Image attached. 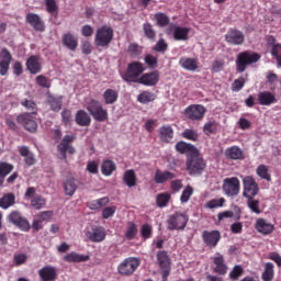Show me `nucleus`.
<instances>
[{
  "instance_id": "nucleus-35",
  "label": "nucleus",
  "mask_w": 281,
  "mask_h": 281,
  "mask_svg": "<svg viewBox=\"0 0 281 281\" xmlns=\"http://www.w3.org/2000/svg\"><path fill=\"white\" fill-rule=\"evenodd\" d=\"M117 170V166L111 159L103 160L101 165V172L104 177H111Z\"/></svg>"
},
{
  "instance_id": "nucleus-29",
  "label": "nucleus",
  "mask_w": 281,
  "mask_h": 281,
  "mask_svg": "<svg viewBox=\"0 0 281 281\" xmlns=\"http://www.w3.org/2000/svg\"><path fill=\"white\" fill-rule=\"evenodd\" d=\"M63 45L70 49V52H76L78 49V37L71 33H65L61 37Z\"/></svg>"
},
{
  "instance_id": "nucleus-22",
  "label": "nucleus",
  "mask_w": 281,
  "mask_h": 281,
  "mask_svg": "<svg viewBox=\"0 0 281 281\" xmlns=\"http://www.w3.org/2000/svg\"><path fill=\"white\" fill-rule=\"evenodd\" d=\"M225 41L229 45H243L245 43V34L238 30H231L225 35Z\"/></svg>"
},
{
  "instance_id": "nucleus-59",
  "label": "nucleus",
  "mask_w": 281,
  "mask_h": 281,
  "mask_svg": "<svg viewBox=\"0 0 281 281\" xmlns=\"http://www.w3.org/2000/svg\"><path fill=\"white\" fill-rule=\"evenodd\" d=\"M140 235H142V238H144L145 240H148V238L153 236V226L149 224H144L140 227Z\"/></svg>"
},
{
  "instance_id": "nucleus-47",
  "label": "nucleus",
  "mask_w": 281,
  "mask_h": 281,
  "mask_svg": "<svg viewBox=\"0 0 281 281\" xmlns=\"http://www.w3.org/2000/svg\"><path fill=\"white\" fill-rule=\"evenodd\" d=\"M256 172L260 177V179L271 181V173H269V167H267V165H259L256 169Z\"/></svg>"
},
{
  "instance_id": "nucleus-23",
  "label": "nucleus",
  "mask_w": 281,
  "mask_h": 281,
  "mask_svg": "<svg viewBox=\"0 0 281 281\" xmlns=\"http://www.w3.org/2000/svg\"><path fill=\"white\" fill-rule=\"evenodd\" d=\"M38 276L42 281H56L58 280V271L54 266H46L38 270Z\"/></svg>"
},
{
  "instance_id": "nucleus-11",
  "label": "nucleus",
  "mask_w": 281,
  "mask_h": 281,
  "mask_svg": "<svg viewBox=\"0 0 281 281\" xmlns=\"http://www.w3.org/2000/svg\"><path fill=\"white\" fill-rule=\"evenodd\" d=\"M158 267L161 269L162 280H168L170 276V255L166 250H159L156 255Z\"/></svg>"
},
{
  "instance_id": "nucleus-3",
  "label": "nucleus",
  "mask_w": 281,
  "mask_h": 281,
  "mask_svg": "<svg viewBox=\"0 0 281 281\" xmlns=\"http://www.w3.org/2000/svg\"><path fill=\"white\" fill-rule=\"evenodd\" d=\"M258 60H260V54L249 50L241 52L237 55L236 71L243 74L247 71L248 65H254V63H258Z\"/></svg>"
},
{
  "instance_id": "nucleus-50",
  "label": "nucleus",
  "mask_w": 281,
  "mask_h": 281,
  "mask_svg": "<svg viewBox=\"0 0 281 281\" xmlns=\"http://www.w3.org/2000/svg\"><path fill=\"white\" fill-rule=\"evenodd\" d=\"M144 60H145V65H147L149 69H157V67H159V59L154 55H150V54L145 55Z\"/></svg>"
},
{
  "instance_id": "nucleus-34",
  "label": "nucleus",
  "mask_w": 281,
  "mask_h": 281,
  "mask_svg": "<svg viewBox=\"0 0 281 281\" xmlns=\"http://www.w3.org/2000/svg\"><path fill=\"white\" fill-rule=\"evenodd\" d=\"M14 203H16V195H14V193L12 192L5 193L3 194V196L0 198V207L2 210H8L12 207Z\"/></svg>"
},
{
  "instance_id": "nucleus-63",
  "label": "nucleus",
  "mask_w": 281,
  "mask_h": 281,
  "mask_svg": "<svg viewBox=\"0 0 281 281\" xmlns=\"http://www.w3.org/2000/svg\"><path fill=\"white\" fill-rule=\"evenodd\" d=\"M244 270L241 266H235L233 270L229 272L231 280H238L240 276H243Z\"/></svg>"
},
{
  "instance_id": "nucleus-27",
  "label": "nucleus",
  "mask_w": 281,
  "mask_h": 281,
  "mask_svg": "<svg viewBox=\"0 0 281 281\" xmlns=\"http://www.w3.org/2000/svg\"><path fill=\"white\" fill-rule=\"evenodd\" d=\"M226 159H233L234 161H238L240 159H245V154L243 149L236 145L227 147L225 150Z\"/></svg>"
},
{
  "instance_id": "nucleus-20",
  "label": "nucleus",
  "mask_w": 281,
  "mask_h": 281,
  "mask_svg": "<svg viewBox=\"0 0 281 281\" xmlns=\"http://www.w3.org/2000/svg\"><path fill=\"white\" fill-rule=\"evenodd\" d=\"M255 229L259 234H262V236H269V234H273L276 226H273V224H271V222L260 217V218H257V221L255 223Z\"/></svg>"
},
{
  "instance_id": "nucleus-55",
  "label": "nucleus",
  "mask_w": 281,
  "mask_h": 281,
  "mask_svg": "<svg viewBox=\"0 0 281 281\" xmlns=\"http://www.w3.org/2000/svg\"><path fill=\"white\" fill-rule=\"evenodd\" d=\"M153 52H158V54H166L168 52V43L166 40L160 38L153 47Z\"/></svg>"
},
{
  "instance_id": "nucleus-30",
  "label": "nucleus",
  "mask_w": 281,
  "mask_h": 281,
  "mask_svg": "<svg viewBox=\"0 0 281 281\" xmlns=\"http://www.w3.org/2000/svg\"><path fill=\"white\" fill-rule=\"evenodd\" d=\"M26 69L32 75L41 74L42 66H41V61H38V56L32 55L31 57L27 58Z\"/></svg>"
},
{
  "instance_id": "nucleus-26",
  "label": "nucleus",
  "mask_w": 281,
  "mask_h": 281,
  "mask_svg": "<svg viewBox=\"0 0 281 281\" xmlns=\"http://www.w3.org/2000/svg\"><path fill=\"white\" fill-rule=\"evenodd\" d=\"M176 178H177V175H175L171 171H168V170L161 171V169H157L154 176V181L157 184H162L168 181H172V179H176Z\"/></svg>"
},
{
  "instance_id": "nucleus-17",
  "label": "nucleus",
  "mask_w": 281,
  "mask_h": 281,
  "mask_svg": "<svg viewBox=\"0 0 281 281\" xmlns=\"http://www.w3.org/2000/svg\"><path fill=\"white\" fill-rule=\"evenodd\" d=\"M159 70H153L150 72L143 74L137 83L144 85V87H155L159 82Z\"/></svg>"
},
{
  "instance_id": "nucleus-46",
  "label": "nucleus",
  "mask_w": 281,
  "mask_h": 281,
  "mask_svg": "<svg viewBox=\"0 0 281 281\" xmlns=\"http://www.w3.org/2000/svg\"><path fill=\"white\" fill-rule=\"evenodd\" d=\"M273 276H274L273 263L272 262H267L265 265V270H263V273H262L261 278H262L263 281H271V280H273Z\"/></svg>"
},
{
  "instance_id": "nucleus-62",
  "label": "nucleus",
  "mask_w": 281,
  "mask_h": 281,
  "mask_svg": "<svg viewBox=\"0 0 281 281\" xmlns=\"http://www.w3.org/2000/svg\"><path fill=\"white\" fill-rule=\"evenodd\" d=\"M31 205L35 210H43V206L45 205V200L41 195H36L31 200Z\"/></svg>"
},
{
  "instance_id": "nucleus-18",
  "label": "nucleus",
  "mask_w": 281,
  "mask_h": 281,
  "mask_svg": "<svg viewBox=\"0 0 281 281\" xmlns=\"http://www.w3.org/2000/svg\"><path fill=\"white\" fill-rule=\"evenodd\" d=\"M12 63V54L8 48H2L0 52V76H8L10 64Z\"/></svg>"
},
{
  "instance_id": "nucleus-54",
  "label": "nucleus",
  "mask_w": 281,
  "mask_h": 281,
  "mask_svg": "<svg viewBox=\"0 0 281 281\" xmlns=\"http://www.w3.org/2000/svg\"><path fill=\"white\" fill-rule=\"evenodd\" d=\"M156 203L158 207H166L168 203H170V194L169 193H159L156 198Z\"/></svg>"
},
{
  "instance_id": "nucleus-7",
  "label": "nucleus",
  "mask_w": 281,
  "mask_h": 281,
  "mask_svg": "<svg viewBox=\"0 0 281 281\" xmlns=\"http://www.w3.org/2000/svg\"><path fill=\"white\" fill-rule=\"evenodd\" d=\"M188 221H190L188 215L181 212H176L167 220V229L170 232H175V229L183 232V229H186L188 226Z\"/></svg>"
},
{
  "instance_id": "nucleus-51",
  "label": "nucleus",
  "mask_w": 281,
  "mask_h": 281,
  "mask_svg": "<svg viewBox=\"0 0 281 281\" xmlns=\"http://www.w3.org/2000/svg\"><path fill=\"white\" fill-rule=\"evenodd\" d=\"M46 5V11L48 14H52L53 16H58V4L56 3V0H44Z\"/></svg>"
},
{
  "instance_id": "nucleus-5",
  "label": "nucleus",
  "mask_w": 281,
  "mask_h": 281,
  "mask_svg": "<svg viewBox=\"0 0 281 281\" xmlns=\"http://www.w3.org/2000/svg\"><path fill=\"white\" fill-rule=\"evenodd\" d=\"M113 27L103 25L99 27L94 35V45L97 47H109L113 41Z\"/></svg>"
},
{
  "instance_id": "nucleus-15",
  "label": "nucleus",
  "mask_w": 281,
  "mask_h": 281,
  "mask_svg": "<svg viewBox=\"0 0 281 281\" xmlns=\"http://www.w3.org/2000/svg\"><path fill=\"white\" fill-rule=\"evenodd\" d=\"M9 223H12L13 225H16L22 232H30V222L23 216H21V213L19 211H12L8 215Z\"/></svg>"
},
{
  "instance_id": "nucleus-1",
  "label": "nucleus",
  "mask_w": 281,
  "mask_h": 281,
  "mask_svg": "<svg viewBox=\"0 0 281 281\" xmlns=\"http://www.w3.org/2000/svg\"><path fill=\"white\" fill-rule=\"evenodd\" d=\"M207 168V164L205 159L201 157V154H193L191 156H187L186 160V170L190 175V177H194V175H203V170Z\"/></svg>"
},
{
  "instance_id": "nucleus-13",
  "label": "nucleus",
  "mask_w": 281,
  "mask_h": 281,
  "mask_svg": "<svg viewBox=\"0 0 281 281\" xmlns=\"http://www.w3.org/2000/svg\"><path fill=\"white\" fill-rule=\"evenodd\" d=\"M76 139L75 135H65L61 139L60 144L57 146V150L61 156V159H67V153L69 155H74L76 153V148L70 144Z\"/></svg>"
},
{
  "instance_id": "nucleus-52",
  "label": "nucleus",
  "mask_w": 281,
  "mask_h": 281,
  "mask_svg": "<svg viewBox=\"0 0 281 281\" xmlns=\"http://www.w3.org/2000/svg\"><path fill=\"white\" fill-rule=\"evenodd\" d=\"M21 105L25 108L26 111H30V115H36V111H38V108L36 106V102L33 100H23L21 101Z\"/></svg>"
},
{
  "instance_id": "nucleus-14",
  "label": "nucleus",
  "mask_w": 281,
  "mask_h": 281,
  "mask_svg": "<svg viewBox=\"0 0 281 281\" xmlns=\"http://www.w3.org/2000/svg\"><path fill=\"white\" fill-rule=\"evenodd\" d=\"M16 122L22 124L25 131H29V133H36L38 128V123H36V120H34V116H32L30 113L18 115Z\"/></svg>"
},
{
  "instance_id": "nucleus-42",
  "label": "nucleus",
  "mask_w": 281,
  "mask_h": 281,
  "mask_svg": "<svg viewBox=\"0 0 281 281\" xmlns=\"http://www.w3.org/2000/svg\"><path fill=\"white\" fill-rule=\"evenodd\" d=\"M154 19L158 27H168V25H170V18L164 12L154 14Z\"/></svg>"
},
{
  "instance_id": "nucleus-36",
  "label": "nucleus",
  "mask_w": 281,
  "mask_h": 281,
  "mask_svg": "<svg viewBox=\"0 0 281 281\" xmlns=\"http://www.w3.org/2000/svg\"><path fill=\"white\" fill-rule=\"evenodd\" d=\"M76 190H78V182L76 178H68L64 182V191L67 196H74L76 194Z\"/></svg>"
},
{
  "instance_id": "nucleus-28",
  "label": "nucleus",
  "mask_w": 281,
  "mask_h": 281,
  "mask_svg": "<svg viewBox=\"0 0 281 281\" xmlns=\"http://www.w3.org/2000/svg\"><path fill=\"white\" fill-rule=\"evenodd\" d=\"M180 67L186 71H196L199 69V60L191 57H181L179 60Z\"/></svg>"
},
{
  "instance_id": "nucleus-8",
  "label": "nucleus",
  "mask_w": 281,
  "mask_h": 281,
  "mask_svg": "<svg viewBox=\"0 0 281 281\" xmlns=\"http://www.w3.org/2000/svg\"><path fill=\"white\" fill-rule=\"evenodd\" d=\"M243 187H244V191H243L244 199L256 198L260 192V187L258 186V182H256V179L252 176L244 177Z\"/></svg>"
},
{
  "instance_id": "nucleus-53",
  "label": "nucleus",
  "mask_w": 281,
  "mask_h": 281,
  "mask_svg": "<svg viewBox=\"0 0 281 281\" xmlns=\"http://www.w3.org/2000/svg\"><path fill=\"white\" fill-rule=\"evenodd\" d=\"M182 137L189 142H199V132L196 130L187 128L182 132Z\"/></svg>"
},
{
  "instance_id": "nucleus-40",
  "label": "nucleus",
  "mask_w": 281,
  "mask_h": 281,
  "mask_svg": "<svg viewBox=\"0 0 281 281\" xmlns=\"http://www.w3.org/2000/svg\"><path fill=\"white\" fill-rule=\"evenodd\" d=\"M89 258V255H80L78 252L71 251L64 257V260L65 262H87Z\"/></svg>"
},
{
  "instance_id": "nucleus-44",
  "label": "nucleus",
  "mask_w": 281,
  "mask_h": 281,
  "mask_svg": "<svg viewBox=\"0 0 281 281\" xmlns=\"http://www.w3.org/2000/svg\"><path fill=\"white\" fill-rule=\"evenodd\" d=\"M157 100V95L150 91H143L137 97V101L140 102V104H148L149 102H155Z\"/></svg>"
},
{
  "instance_id": "nucleus-56",
  "label": "nucleus",
  "mask_w": 281,
  "mask_h": 281,
  "mask_svg": "<svg viewBox=\"0 0 281 281\" xmlns=\"http://www.w3.org/2000/svg\"><path fill=\"white\" fill-rule=\"evenodd\" d=\"M135 236H137V225L135 223H130L125 232V238L127 240H134Z\"/></svg>"
},
{
  "instance_id": "nucleus-25",
  "label": "nucleus",
  "mask_w": 281,
  "mask_h": 281,
  "mask_svg": "<svg viewBox=\"0 0 281 281\" xmlns=\"http://www.w3.org/2000/svg\"><path fill=\"white\" fill-rule=\"evenodd\" d=\"M26 23H29V25H31L35 32H45V23L36 13H29L26 15Z\"/></svg>"
},
{
  "instance_id": "nucleus-12",
  "label": "nucleus",
  "mask_w": 281,
  "mask_h": 281,
  "mask_svg": "<svg viewBox=\"0 0 281 281\" xmlns=\"http://www.w3.org/2000/svg\"><path fill=\"white\" fill-rule=\"evenodd\" d=\"M85 235L90 243H102L106 238V231L102 226H91L86 228Z\"/></svg>"
},
{
  "instance_id": "nucleus-24",
  "label": "nucleus",
  "mask_w": 281,
  "mask_h": 281,
  "mask_svg": "<svg viewBox=\"0 0 281 281\" xmlns=\"http://www.w3.org/2000/svg\"><path fill=\"white\" fill-rule=\"evenodd\" d=\"M258 104L261 106H271V104H276L278 99L276 94L271 91H261L257 94Z\"/></svg>"
},
{
  "instance_id": "nucleus-64",
  "label": "nucleus",
  "mask_w": 281,
  "mask_h": 281,
  "mask_svg": "<svg viewBox=\"0 0 281 281\" xmlns=\"http://www.w3.org/2000/svg\"><path fill=\"white\" fill-rule=\"evenodd\" d=\"M245 78L239 77L238 79H235L234 82L232 83V91H240L243 87H245Z\"/></svg>"
},
{
  "instance_id": "nucleus-16",
  "label": "nucleus",
  "mask_w": 281,
  "mask_h": 281,
  "mask_svg": "<svg viewBox=\"0 0 281 281\" xmlns=\"http://www.w3.org/2000/svg\"><path fill=\"white\" fill-rule=\"evenodd\" d=\"M202 239L206 247H210V249H214L218 245V243H221V232L203 231Z\"/></svg>"
},
{
  "instance_id": "nucleus-21",
  "label": "nucleus",
  "mask_w": 281,
  "mask_h": 281,
  "mask_svg": "<svg viewBox=\"0 0 281 281\" xmlns=\"http://www.w3.org/2000/svg\"><path fill=\"white\" fill-rule=\"evenodd\" d=\"M176 150L180 155H187V157H191L192 155H199V149L194 145L186 143L183 140H180L176 144Z\"/></svg>"
},
{
  "instance_id": "nucleus-39",
  "label": "nucleus",
  "mask_w": 281,
  "mask_h": 281,
  "mask_svg": "<svg viewBox=\"0 0 281 281\" xmlns=\"http://www.w3.org/2000/svg\"><path fill=\"white\" fill-rule=\"evenodd\" d=\"M117 98H120V92H117V90L109 88L103 92L104 104H115Z\"/></svg>"
},
{
  "instance_id": "nucleus-45",
  "label": "nucleus",
  "mask_w": 281,
  "mask_h": 281,
  "mask_svg": "<svg viewBox=\"0 0 281 281\" xmlns=\"http://www.w3.org/2000/svg\"><path fill=\"white\" fill-rule=\"evenodd\" d=\"M217 131H218V123H216V121H210L205 123L203 126L204 135H216Z\"/></svg>"
},
{
  "instance_id": "nucleus-37",
  "label": "nucleus",
  "mask_w": 281,
  "mask_h": 281,
  "mask_svg": "<svg viewBox=\"0 0 281 281\" xmlns=\"http://www.w3.org/2000/svg\"><path fill=\"white\" fill-rule=\"evenodd\" d=\"M123 183H125L127 188H135V186H137V175H135V170L130 169L124 172Z\"/></svg>"
},
{
  "instance_id": "nucleus-9",
  "label": "nucleus",
  "mask_w": 281,
  "mask_h": 281,
  "mask_svg": "<svg viewBox=\"0 0 281 281\" xmlns=\"http://www.w3.org/2000/svg\"><path fill=\"white\" fill-rule=\"evenodd\" d=\"M207 109L201 104H191L184 109V116L192 122H201L205 117Z\"/></svg>"
},
{
  "instance_id": "nucleus-58",
  "label": "nucleus",
  "mask_w": 281,
  "mask_h": 281,
  "mask_svg": "<svg viewBox=\"0 0 281 281\" xmlns=\"http://www.w3.org/2000/svg\"><path fill=\"white\" fill-rule=\"evenodd\" d=\"M223 69H225V59H215L212 63L211 71H213V74H220Z\"/></svg>"
},
{
  "instance_id": "nucleus-2",
  "label": "nucleus",
  "mask_w": 281,
  "mask_h": 281,
  "mask_svg": "<svg viewBox=\"0 0 281 281\" xmlns=\"http://www.w3.org/2000/svg\"><path fill=\"white\" fill-rule=\"evenodd\" d=\"M146 71V66L142 61H132L127 65L122 75L124 82H138L142 75Z\"/></svg>"
},
{
  "instance_id": "nucleus-43",
  "label": "nucleus",
  "mask_w": 281,
  "mask_h": 281,
  "mask_svg": "<svg viewBox=\"0 0 281 281\" xmlns=\"http://www.w3.org/2000/svg\"><path fill=\"white\" fill-rule=\"evenodd\" d=\"M143 32L148 41H155V38H157V31L149 22L143 24Z\"/></svg>"
},
{
  "instance_id": "nucleus-41",
  "label": "nucleus",
  "mask_w": 281,
  "mask_h": 281,
  "mask_svg": "<svg viewBox=\"0 0 281 281\" xmlns=\"http://www.w3.org/2000/svg\"><path fill=\"white\" fill-rule=\"evenodd\" d=\"M190 34V29L176 26L173 30L175 41H188V35Z\"/></svg>"
},
{
  "instance_id": "nucleus-32",
  "label": "nucleus",
  "mask_w": 281,
  "mask_h": 281,
  "mask_svg": "<svg viewBox=\"0 0 281 281\" xmlns=\"http://www.w3.org/2000/svg\"><path fill=\"white\" fill-rule=\"evenodd\" d=\"M75 122L78 126H91V116L85 110H78L75 115Z\"/></svg>"
},
{
  "instance_id": "nucleus-61",
  "label": "nucleus",
  "mask_w": 281,
  "mask_h": 281,
  "mask_svg": "<svg viewBox=\"0 0 281 281\" xmlns=\"http://www.w3.org/2000/svg\"><path fill=\"white\" fill-rule=\"evenodd\" d=\"M35 80L40 87H43V89H49V87H52V81L44 75H38Z\"/></svg>"
},
{
  "instance_id": "nucleus-38",
  "label": "nucleus",
  "mask_w": 281,
  "mask_h": 281,
  "mask_svg": "<svg viewBox=\"0 0 281 281\" xmlns=\"http://www.w3.org/2000/svg\"><path fill=\"white\" fill-rule=\"evenodd\" d=\"M19 153L21 157H24L26 166H34V164H36V158L34 157V154L30 151L27 146L20 147Z\"/></svg>"
},
{
  "instance_id": "nucleus-33",
  "label": "nucleus",
  "mask_w": 281,
  "mask_h": 281,
  "mask_svg": "<svg viewBox=\"0 0 281 281\" xmlns=\"http://www.w3.org/2000/svg\"><path fill=\"white\" fill-rule=\"evenodd\" d=\"M47 104L50 106L55 113H58L63 109V95H52L47 97Z\"/></svg>"
},
{
  "instance_id": "nucleus-19",
  "label": "nucleus",
  "mask_w": 281,
  "mask_h": 281,
  "mask_svg": "<svg viewBox=\"0 0 281 281\" xmlns=\"http://www.w3.org/2000/svg\"><path fill=\"white\" fill-rule=\"evenodd\" d=\"M213 273H216L217 276H226L227 274V263H225V257L222 254H216L215 257H213Z\"/></svg>"
},
{
  "instance_id": "nucleus-48",
  "label": "nucleus",
  "mask_w": 281,
  "mask_h": 281,
  "mask_svg": "<svg viewBox=\"0 0 281 281\" xmlns=\"http://www.w3.org/2000/svg\"><path fill=\"white\" fill-rule=\"evenodd\" d=\"M247 199V206L254 214H260V201L256 200L255 198H246Z\"/></svg>"
},
{
  "instance_id": "nucleus-49",
  "label": "nucleus",
  "mask_w": 281,
  "mask_h": 281,
  "mask_svg": "<svg viewBox=\"0 0 281 281\" xmlns=\"http://www.w3.org/2000/svg\"><path fill=\"white\" fill-rule=\"evenodd\" d=\"M194 194V188H192V186L188 184L181 195H180V201L181 203H188V201H190V199L192 198V195Z\"/></svg>"
},
{
  "instance_id": "nucleus-60",
  "label": "nucleus",
  "mask_w": 281,
  "mask_h": 281,
  "mask_svg": "<svg viewBox=\"0 0 281 281\" xmlns=\"http://www.w3.org/2000/svg\"><path fill=\"white\" fill-rule=\"evenodd\" d=\"M223 205H225V200L221 198L209 201L205 206L209 207V210H214L215 207H223Z\"/></svg>"
},
{
  "instance_id": "nucleus-4",
  "label": "nucleus",
  "mask_w": 281,
  "mask_h": 281,
  "mask_svg": "<svg viewBox=\"0 0 281 281\" xmlns=\"http://www.w3.org/2000/svg\"><path fill=\"white\" fill-rule=\"evenodd\" d=\"M142 265V260L137 257H127L121 263H119L116 270L120 276H124L126 278L133 276L139 266Z\"/></svg>"
},
{
  "instance_id": "nucleus-6",
  "label": "nucleus",
  "mask_w": 281,
  "mask_h": 281,
  "mask_svg": "<svg viewBox=\"0 0 281 281\" xmlns=\"http://www.w3.org/2000/svg\"><path fill=\"white\" fill-rule=\"evenodd\" d=\"M87 111L95 120V122H106L109 120V111L102 106V103L95 99H91L87 104Z\"/></svg>"
},
{
  "instance_id": "nucleus-57",
  "label": "nucleus",
  "mask_w": 281,
  "mask_h": 281,
  "mask_svg": "<svg viewBox=\"0 0 281 281\" xmlns=\"http://www.w3.org/2000/svg\"><path fill=\"white\" fill-rule=\"evenodd\" d=\"M14 170V165L5 161H0V175H2L4 178L10 175Z\"/></svg>"
},
{
  "instance_id": "nucleus-10",
  "label": "nucleus",
  "mask_w": 281,
  "mask_h": 281,
  "mask_svg": "<svg viewBox=\"0 0 281 281\" xmlns=\"http://www.w3.org/2000/svg\"><path fill=\"white\" fill-rule=\"evenodd\" d=\"M222 190L226 196H238L240 194V180L236 177L225 178Z\"/></svg>"
},
{
  "instance_id": "nucleus-31",
  "label": "nucleus",
  "mask_w": 281,
  "mask_h": 281,
  "mask_svg": "<svg viewBox=\"0 0 281 281\" xmlns=\"http://www.w3.org/2000/svg\"><path fill=\"white\" fill-rule=\"evenodd\" d=\"M160 135L161 142H165L166 144H170L175 137V130H172V126L170 125H164L158 131Z\"/></svg>"
}]
</instances>
